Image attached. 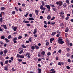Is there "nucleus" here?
Listing matches in <instances>:
<instances>
[{"label":"nucleus","mask_w":73,"mask_h":73,"mask_svg":"<svg viewBox=\"0 0 73 73\" xmlns=\"http://www.w3.org/2000/svg\"><path fill=\"white\" fill-rule=\"evenodd\" d=\"M62 41V39L61 38V37H59L58 40V43L61 44H64V42Z\"/></svg>","instance_id":"nucleus-1"},{"label":"nucleus","mask_w":73,"mask_h":73,"mask_svg":"<svg viewBox=\"0 0 73 73\" xmlns=\"http://www.w3.org/2000/svg\"><path fill=\"white\" fill-rule=\"evenodd\" d=\"M45 7L47 8V9L48 10V11H49L50 10V5H45Z\"/></svg>","instance_id":"nucleus-2"},{"label":"nucleus","mask_w":73,"mask_h":73,"mask_svg":"<svg viewBox=\"0 0 73 73\" xmlns=\"http://www.w3.org/2000/svg\"><path fill=\"white\" fill-rule=\"evenodd\" d=\"M8 52V50L7 49H5L4 50V56H6V54Z\"/></svg>","instance_id":"nucleus-3"},{"label":"nucleus","mask_w":73,"mask_h":73,"mask_svg":"<svg viewBox=\"0 0 73 73\" xmlns=\"http://www.w3.org/2000/svg\"><path fill=\"white\" fill-rule=\"evenodd\" d=\"M1 26H2L3 28H4L5 29H7V27L6 26V25H1Z\"/></svg>","instance_id":"nucleus-4"},{"label":"nucleus","mask_w":73,"mask_h":73,"mask_svg":"<svg viewBox=\"0 0 73 73\" xmlns=\"http://www.w3.org/2000/svg\"><path fill=\"white\" fill-rule=\"evenodd\" d=\"M11 29H12L13 30H14V31H16L17 29V27H13Z\"/></svg>","instance_id":"nucleus-5"},{"label":"nucleus","mask_w":73,"mask_h":73,"mask_svg":"<svg viewBox=\"0 0 73 73\" xmlns=\"http://www.w3.org/2000/svg\"><path fill=\"white\" fill-rule=\"evenodd\" d=\"M60 27L62 28H63V27L64 26V24H63L62 23L60 24Z\"/></svg>","instance_id":"nucleus-6"},{"label":"nucleus","mask_w":73,"mask_h":73,"mask_svg":"<svg viewBox=\"0 0 73 73\" xmlns=\"http://www.w3.org/2000/svg\"><path fill=\"white\" fill-rule=\"evenodd\" d=\"M4 70H8V68L7 66H5L4 68Z\"/></svg>","instance_id":"nucleus-7"},{"label":"nucleus","mask_w":73,"mask_h":73,"mask_svg":"<svg viewBox=\"0 0 73 73\" xmlns=\"http://www.w3.org/2000/svg\"><path fill=\"white\" fill-rule=\"evenodd\" d=\"M56 34V32H53L51 34V35L53 36H54Z\"/></svg>","instance_id":"nucleus-8"},{"label":"nucleus","mask_w":73,"mask_h":73,"mask_svg":"<svg viewBox=\"0 0 73 73\" xmlns=\"http://www.w3.org/2000/svg\"><path fill=\"white\" fill-rule=\"evenodd\" d=\"M36 32H37V29H35L34 31V32H33V33L34 35H35L36 33Z\"/></svg>","instance_id":"nucleus-9"},{"label":"nucleus","mask_w":73,"mask_h":73,"mask_svg":"<svg viewBox=\"0 0 73 73\" xmlns=\"http://www.w3.org/2000/svg\"><path fill=\"white\" fill-rule=\"evenodd\" d=\"M50 42H51V43H52V41H53L54 40V38H52L50 39Z\"/></svg>","instance_id":"nucleus-10"},{"label":"nucleus","mask_w":73,"mask_h":73,"mask_svg":"<svg viewBox=\"0 0 73 73\" xmlns=\"http://www.w3.org/2000/svg\"><path fill=\"white\" fill-rule=\"evenodd\" d=\"M47 19L48 20H50L51 19V17L50 15H48L47 17Z\"/></svg>","instance_id":"nucleus-11"},{"label":"nucleus","mask_w":73,"mask_h":73,"mask_svg":"<svg viewBox=\"0 0 73 73\" xmlns=\"http://www.w3.org/2000/svg\"><path fill=\"white\" fill-rule=\"evenodd\" d=\"M41 54H42L43 56H44L45 55V51H43L41 52Z\"/></svg>","instance_id":"nucleus-12"},{"label":"nucleus","mask_w":73,"mask_h":73,"mask_svg":"<svg viewBox=\"0 0 73 73\" xmlns=\"http://www.w3.org/2000/svg\"><path fill=\"white\" fill-rule=\"evenodd\" d=\"M0 31L1 32H3L4 31V28H3L1 29V27H0Z\"/></svg>","instance_id":"nucleus-13"},{"label":"nucleus","mask_w":73,"mask_h":73,"mask_svg":"<svg viewBox=\"0 0 73 73\" xmlns=\"http://www.w3.org/2000/svg\"><path fill=\"white\" fill-rule=\"evenodd\" d=\"M62 2H59V6H61V5H62Z\"/></svg>","instance_id":"nucleus-14"},{"label":"nucleus","mask_w":73,"mask_h":73,"mask_svg":"<svg viewBox=\"0 0 73 73\" xmlns=\"http://www.w3.org/2000/svg\"><path fill=\"white\" fill-rule=\"evenodd\" d=\"M61 34V32H59V34H57V35H56V36L57 37H58L59 36H60V35Z\"/></svg>","instance_id":"nucleus-15"},{"label":"nucleus","mask_w":73,"mask_h":73,"mask_svg":"<svg viewBox=\"0 0 73 73\" xmlns=\"http://www.w3.org/2000/svg\"><path fill=\"white\" fill-rule=\"evenodd\" d=\"M35 48L36 49H38L39 48V46H38L37 45H35Z\"/></svg>","instance_id":"nucleus-16"},{"label":"nucleus","mask_w":73,"mask_h":73,"mask_svg":"<svg viewBox=\"0 0 73 73\" xmlns=\"http://www.w3.org/2000/svg\"><path fill=\"white\" fill-rule=\"evenodd\" d=\"M5 41H6V42H9V40H8V39L7 38H5Z\"/></svg>","instance_id":"nucleus-17"},{"label":"nucleus","mask_w":73,"mask_h":73,"mask_svg":"<svg viewBox=\"0 0 73 73\" xmlns=\"http://www.w3.org/2000/svg\"><path fill=\"white\" fill-rule=\"evenodd\" d=\"M31 49H32V50H34V49H35V46H31Z\"/></svg>","instance_id":"nucleus-18"},{"label":"nucleus","mask_w":73,"mask_h":73,"mask_svg":"<svg viewBox=\"0 0 73 73\" xmlns=\"http://www.w3.org/2000/svg\"><path fill=\"white\" fill-rule=\"evenodd\" d=\"M38 73H41V70L40 69L38 68Z\"/></svg>","instance_id":"nucleus-19"},{"label":"nucleus","mask_w":73,"mask_h":73,"mask_svg":"<svg viewBox=\"0 0 73 73\" xmlns=\"http://www.w3.org/2000/svg\"><path fill=\"white\" fill-rule=\"evenodd\" d=\"M41 3L42 4V5H43V6H45V3L44 1H42L41 2Z\"/></svg>","instance_id":"nucleus-20"},{"label":"nucleus","mask_w":73,"mask_h":73,"mask_svg":"<svg viewBox=\"0 0 73 73\" xmlns=\"http://www.w3.org/2000/svg\"><path fill=\"white\" fill-rule=\"evenodd\" d=\"M29 20H34V19L33 18H29Z\"/></svg>","instance_id":"nucleus-21"},{"label":"nucleus","mask_w":73,"mask_h":73,"mask_svg":"<svg viewBox=\"0 0 73 73\" xmlns=\"http://www.w3.org/2000/svg\"><path fill=\"white\" fill-rule=\"evenodd\" d=\"M52 9L55 12H56V11H57V9H56V7L53 8Z\"/></svg>","instance_id":"nucleus-22"},{"label":"nucleus","mask_w":73,"mask_h":73,"mask_svg":"<svg viewBox=\"0 0 73 73\" xmlns=\"http://www.w3.org/2000/svg\"><path fill=\"white\" fill-rule=\"evenodd\" d=\"M21 55L19 54H18L17 55V57H18V58H20V56Z\"/></svg>","instance_id":"nucleus-23"},{"label":"nucleus","mask_w":73,"mask_h":73,"mask_svg":"<svg viewBox=\"0 0 73 73\" xmlns=\"http://www.w3.org/2000/svg\"><path fill=\"white\" fill-rule=\"evenodd\" d=\"M20 58H24V56L23 55H21Z\"/></svg>","instance_id":"nucleus-24"},{"label":"nucleus","mask_w":73,"mask_h":73,"mask_svg":"<svg viewBox=\"0 0 73 73\" xmlns=\"http://www.w3.org/2000/svg\"><path fill=\"white\" fill-rule=\"evenodd\" d=\"M66 2L67 4H70L69 0H66Z\"/></svg>","instance_id":"nucleus-25"},{"label":"nucleus","mask_w":73,"mask_h":73,"mask_svg":"<svg viewBox=\"0 0 73 73\" xmlns=\"http://www.w3.org/2000/svg\"><path fill=\"white\" fill-rule=\"evenodd\" d=\"M46 61H48L49 60V56H47L46 58Z\"/></svg>","instance_id":"nucleus-26"},{"label":"nucleus","mask_w":73,"mask_h":73,"mask_svg":"<svg viewBox=\"0 0 73 73\" xmlns=\"http://www.w3.org/2000/svg\"><path fill=\"white\" fill-rule=\"evenodd\" d=\"M22 46L23 48H27V47L26 46H25L24 44H22Z\"/></svg>","instance_id":"nucleus-27"},{"label":"nucleus","mask_w":73,"mask_h":73,"mask_svg":"<svg viewBox=\"0 0 73 73\" xmlns=\"http://www.w3.org/2000/svg\"><path fill=\"white\" fill-rule=\"evenodd\" d=\"M35 13L37 15H38V11L36 10L35 11Z\"/></svg>","instance_id":"nucleus-28"},{"label":"nucleus","mask_w":73,"mask_h":73,"mask_svg":"<svg viewBox=\"0 0 73 73\" xmlns=\"http://www.w3.org/2000/svg\"><path fill=\"white\" fill-rule=\"evenodd\" d=\"M68 31H69V29H68V27H67L66 28V29L65 30L66 32H68Z\"/></svg>","instance_id":"nucleus-29"},{"label":"nucleus","mask_w":73,"mask_h":73,"mask_svg":"<svg viewBox=\"0 0 73 73\" xmlns=\"http://www.w3.org/2000/svg\"><path fill=\"white\" fill-rule=\"evenodd\" d=\"M43 8V5H40V9H42Z\"/></svg>","instance_id":"nucleus-30"},{"label":"nucleus","mask_w":73,"mask_h":73,"mask_svg":"<svg viewBox=\"0 0 73 73\" xmlns=\"http://www.w3.org/2000/svg\"><path fill=\"white\" fill-rule=\"evenodd\" d=\"M1 11H4L5 9V8L4 7H1Z\"/></svg>","instance_id":"nucleus-31"},{"label":"nucleus","mask_w":73,"mask_h":73,"mask_svg":"<svg viewBox=\"0 0 73 73\" xmlns=\"http://www.w3.org/2000/svg\"><path fill=\"white\" fill-rule=\"evenodd\" d=\"M51 55V53H50V52H48L47 54V56H50V55Z\"/></svg>","instance_id":"nucleus-32"},{"label":"nucleus","mask_w":73,"mask_h":73,"mask_svg":"<svg viewBox=\"0 0 73 73\" xmlns=\"http://www.w3.org/2000/svg\"><path fill=\"white\" fill-rule=\"evenodd\" d=\"M17 38L16 37H15L13 38V41H15V40H17Z\"/></svg>","instance_id":"nucleus-33"},{"label":"nucleus","mask_w":73,"mask_h":73,"mask_svg":"<svg viewBox=\"0 0 73 73\" xmlns=\"http://www.w3.org/2000/svg\"><path fill=\"white\" fill-rule=\"evenodd\" d=\"M1 39H4V38H5V36H4L3 35L1 37Z\"/></svg>","instance_id":"nucleus-34"},{"label":"nucleus","mask_w":73,"mask_h":73,"mask_svg":"<svg viewBox=\"0 0 73 73\" xmlns=\"http://www.w3.org/2000/svg\"><path fill=\"white\" fill-rule=\"evenodd\" d=\"M66 68L67 69H70V68L68 66H66Z\"/></svg>","instance_id":"nucleus-35"},{"label":"nucleus","mask_w":73,"mask_h":73,"mask_svg":"<svg viewBox=\"0 0 73 73\" xmlns=\"http://www.w3.org/2000/svg\"><path fill=\"white\" fill-rule=\"evenodd\" d=\"M22 38V36H19V37H18V39H21Z\"/></svg>","instance_id":"nucleus-36"},{"label":"nucleus","mask_w":73,"mask_h":73,"mask_svg":"<svg viewBox=\"0 0 73 73\" xmlns=\"http://www.w3.org/2000/svg\"><path fill=\"white\" fill-rule=\"evenodd\" d=\"M0 22H1V23H2V22H3V18L2 17H1L0 19Z\"/></svg>","instance_id":"nucleus-37"},{"label":"nucleus","mask_w":73,"mask_h":73,"mask_svg":"<svg viewBox=\"0 0 73 73\" xmlns=\"http://www.w3.org/2000/svg\"><path fill=\"white\" fill-rule=\"evenodd\" d=\"M12 37V36H11V35H9L8 36V39H10V38H11Z\"/></svg>","instance_id":"nucleus-38"},{"label":"nucleus","mask_w":73,"mask_h":73,"mask_svg":"<svg viewBox=\"0 0 73 73\" xmlns=\"http://www.w3.org/2000/svg\"><path fill=\"white\" fill-rule=\"evenodd\" d=\"M8 63V60L6 61L5 62V64H7Z\"/></svg>","instance_id":"nucleus-39"},{"label":"nucleus","mask_w":73,"mask_h":73,"mask_svg":"<svg viewBox=\"0 0 73 73\" xmlns=\"http://www.w3.org/2000/svg\"><path fill=\"white\" fill-rule=\"evenodd\" d=\"M23 50H21L19 52V54H21V53H23Z\"/></svg>","instance_id":"nucleus-40"},{"label":"nucleus","mask_w":73,"mask_h":73,"mask_svg":"<svg viewBox=\"0 0 73 73\" xmlns=\"http://www.w3.org/2000/svg\"><path fill=\"white\" fill-rule=\"evenodd\" d=\"M66 55L67 56V57H69V56H70V54H69V53H67L66 54Z\"/></svg>","instance_id":"nucleus-41"},{"label":"nucleus","mask_w":73,"mask_h":73,"mask_svg":"<svg viewBox=\"0 0 73 73\" xmlns=\"http://www.w3.org/2000/svg\"><path fill=\"white\" fill-rule=\"evenodd\" d=\"M63 6L64 7H66V3H64L63 4Z\"/></svg>","instance_id":"nucleus-42"},{"label":"nucleus","mask_w":73,"mask_h":73,"mask_svg":"<svg viewBox=\"0 0 73 73\" xmlns=\"http://www.w3.org/2000/svg\"><path fill=\"white\" fill-rule=\"evenodd\" d=\"M55 19V17H53L51 19V20H53L54 19Z\"/></svg>","instance_id":"nucleus-43"},{"label":"nucleus","mask_w":73,"mask_h":73,"mask_svg":"<svg viewBox=\"0 0 73 73\" xmlns=\"http://www.w3.org/2000/svg\"><path fill=\"white\" fill-rule=\"evenodd\" d=\"M58 65H60V66H61V62H58Z\"/></svg>","instance_id":"nucleus-44"},{"label":"nucleus","mask_w":73,"mask_h":73,"mask_svg":"<svg viewBox=\"0 0 73 73\" xmlns=\"http://www.w3.org/2000/svg\"><path fill=\"white\" fill-rule=\"evenodd\" d=\"M15 12H16V11H13L12 12V15H15Z\"/></svg>","instance_id":"nucleus-45"},{"label":"nucleus","mask_w":73,"mask_h":73,"mask_svg":"<svg viewBox=\"0 0 73 73\" xmlns=\"http://www.w3.org/2000/svg\"><path fill=\"white\" fill-rule=\"evenodd\" d=\"M66 50L67 52H69V51L70 50V49L69 48H66Z\"/></svg>","instance_id":"nucleus-46"},{"label":"nucleus","mask_w":73,"mask_h":73,"mask_svg":"<svg viewBox=\"0 0 73 73\" xmlns=\"http://www.w3.org/2000/svg\"><path fill=\"white\" fill-rule=\"evenodd\" d=\"M68 62H71V60H70V59H68Z\"/></svg>","instance_id":"nucleus-47"},{"label":"nucleus","mask_w":73,"mask_h":73,"mask_svg":"<svg viewBox=\"0 0 73 73\" xmlns=\"http://www.w3.org/2000/svg\"><path fill=\"white\" fill-rule=\"evenodd\" d=\"M3 14V12H1L0 14V17H2V15Z\"/></svg>","instance_id":"nucleus-48"},{"label":"nucleus","mask_w":73,"mask_h":73,"mask_svg":"<svg viewBox=\"0 0 73 73\" xmlns=\"http://www.w3.org/2000/svg\"><path fill=\"white\" fill-rule=\"evenodd\" d=\"M45 9H46V8L45 7H43V8H42V11H45Z\"/></svg>","instance_id":"nucleus-49"},{"label":"nucleus","mask_w":73,"mask_h":73,"mask_svg":"<svg viewBox=\"0 0 73 73\" xmlns=\"http://www.w3.org/2000/svg\"><path fill=\"white\" fill-rule=\"evenodd\" d=\"M60 13L61 15H63L64 14V11H63Z\"/></svg>","instance_id":"nucleus-50"},{"label":"nucleus","mask_w":73,"mask_h":73,"mask_svg":"<svg viewBox=\"0 0 73 73\" xmlns=\"http://www.w3.org/2000/svg\"><path fill=\"white\" fill-rule=\"evenodd\" d=\"M56 73V71H51L50 72V73Z\"/></svg>","instance_id":"nucleus-51"},{"label":"nucleus","mask_w":73,"mask_h":73,"mask_svg":"<svg viewBox=\"0 0 73 73\" xmlns=\"http://www.w3.org/2000/svg\"><path fill=\"white\" fill-rule=\"evenodd\" d=\"M61 50H59L58 51V53H61Z\"/></svg>","instance_id":"nucleus-52"},{"label":"nucleus","mask_w":73,"mask_h":73,"mask_svg":"<svg viewBox=\"0 0 73 73\" xmlns=\"http://www.w3.org/2000/svg\"><path fill=\"white\" fill-rule=\"evenodd\" d=\"M49 42H47L46 43V45L47 46H48V45H49Z\"/></svg>","instance_id":"nucleus-53"},{"label":"nucleus","mask_w":73,"mask_h":73,"mask_svg":"<svg viewBox=\"0 0 73 73\" xmlns=\"http://www.w3.org/2000/svg\"><path fill=\"white\" fill-rule=\"evenodd\" d=\"M29 41H30L31 42V41H32V38H30L29 39Z\"/></svg>","instance_id":"nucleus-54"},{"label":"nucleus","mask_w":73,"mask_h":73,"mask_svg":"<svg viewBox=\"0 0 73 73\" xmlns=\"http://www.w3.org/2000/svg\"><path fill=\"white\" fill-rule=\"evenodd\" d=\"M23 61V60H22V59H18V61H19V62H21V61Z\"/></svg>","instance_id":"nucleus-55"},{"label":"nucleus","mask_w":73,"mask_h":73,"mask_svg":"<svg viewBox=\"0 0 73 73\" xmlns=\"http://www.w3.org/2000/svg\"><path fill=\"white\" fill-rule=\"evenodd\" d=\"M26 25L27 27H29V26L31 25V24H27Z\"/></svg>","instance_id":"nucleus-56"},{"label":"nucleus","mask_w":73,"mask_h":73,"mask_svg":"<svg viewBox=\"0 0 73 73\" xmlns=\"http://www.w3.org/2000/svg\"><path fill=\"white\" fill-rule=\"evenodd\" d=\"M50 70L51 71V72H52L53 71H54V69L53 68H52V69H51Z\"/></svg>","instance_id":"nucleus-57"},{"label":"nucleus","mask_w":73,"mask_h":73,"mask_svg":"<svg viewBox=\"0 0 73 73\" xmlns=\"http://www.w3.org/2000/svg\"><path fill=\"white\" fill-rule=\"evenodd\" d=\"M26 56H29V55H30V53H27L26 54Z\"/></svg>","instance_id":"nucleus-58"},{"label":"nucleus","mask_w":73,"mask_h":73,"mask_svg":"<svg viewBox=\"0 0 73 73\" xmlns=\"http://www.w3.org/2000/svg\"><path fill=\"white\" fill-rule=\"evenodd\" d=\"M3 54V52L1 51L0 52V55H2Z\"/></svg>","instance_id":"nucleus-59"},{"label":"nucleus","mask_w":73,"mask_h":73,"mask_svg":"<svg viewBox=\"0 0 73 73\" xmlns=\"http://www.w3.org/2000/svg\"><path fill=\"white\" fill-rule=\"evenodd\" d=\"M11 60H12V61H13V57H11Z\"/></svg>","instance_id":"nucleus-60"},{"label":"nucleus","mask_w":73,"mask_h":73,"mask_svg":"<svg viewBox=\"0 0 73 73\" xmlns=\"http://www.w3.org/2000/svg\"><path fill=\"white\" fill-rule=\"evenodd\" d=\"M28 13H27L25 15V17H27L28 16Z\"/></svg>","instance_id":"nucleus-61"},{"label":"nucleus","mask_w":73,"mask_h":73,"mask_svg":"<svg viewBox=\"0 0 73 73\" xmlns=\"http://www.w3.org/2000/svg\"><path fill=\"white\" fill-rule=\"evenodd\" d=\"M34 37H37L38 36L36 34H34Z\"/></svg>","instance_id":"nucleus-62"},{"label":"nucleus","mask_w":73,"mask_h":73,"mask_svg":"<svg viewBox=\"0 0 73 73\" xmlns=\"http://www.w3.org/2000/svg\"><path fill=\"white\" fill-rule=\"evenodd\" d=\"M1 64L2 66H3V63L2 62H1Z\"/></svg>","instance_id":"nucleus-63"},{"label":"nucleus","mask_w":73,"mask_h":73,"mask_svg":"<svg viewBox=\"0 0 73 73\" xmlns=\"http://www.w3.org/2000/svg\"><path fill=\"white\" fill-rule=\"evenodd\" d=\"M12 70L13 72H15V68H13Z\"/></svg>","instance_id":"nucleus-64"}]
</instances>
